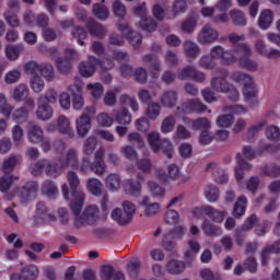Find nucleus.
Here are the masks:
<instances>
[{"mask_svg": "<svg viewBox=\"0 0 280 280\" xmlns=\"http://www.w3.org/2000/svg\"><path fill=\"white\" fill-rule=\"evenodd\" d=\"M183 50L188 60H196L200 56V46L196 42L185 40L183 43Z\"/></svg>", "mask_w": 280, "mask_h": 280, "instance_id": "nucleus-24", "label": "nucleus"}, {"mask_svg": "<svg viewBox=\"0 0 280 280\" xmlns=\"http://www.w3.org/2000/svg\"><path fill=\"white\" fill-rule=\"evenodd\" d=\"M272 254L280 255V238L262 249L261 252L262 266H268V261H270V255Z\"/></svg>", "mask_w": 280, "mask_h": 280, "instance_id": "nucleus-23", "label": "nucleus"}, {"mask_svg": "<svg viewBox=\"0 0 280 280\" xmlns=\"http://www.w3.org/2000/svg\"><path fill=\"white\" fill-rule=\"evenodd\" d=\"M54 220H56V217H54L49 208H47L45 202L39 201L36 206L35 215L33 217L34 224H47V222H54Z\"/></svg>", "mask_w": 280, "mask_h": 280, "instance_id": "nucleus-9", "label": "nucleus"}, {"mask_svg": "<svg viewBox=\"0 0 280 280\" xmlns=\"http://www.w3.org/2000/svg\"><path fill=\"white\" fill-rule=\"evenodd\" d=\"M145 115L152 121L159 119V115H161V104L154 102L149 103L145 109Z\"/></svg>", "mask_w": 280, "mask_h": 280, "instance_id": "nucleus-43", "label": "nucleus"}, {"mask_svg": "<svg viewBox=\"0 0 280 280\" xmlns=\"http://www.w3.org/2000/svg\"><path fill=\"white\" fill-rule=\"evenodd\" d=\"M228 77L229 72H224L223 75L212 78L210 80V86L215 93H229L232 100H237L240 97V91L226 80Z\"/></svg>", "mask_w": 280, "mask_h": 280, "instance_id": "nucleus-6", "label": "nucleus"}, {"mask_svg": "<svg viewBox=\"0 0 280 280\" xmlns=\"http://www.w3.org/2000/svg\"><path fill=\"white\" fill-rule=\"evenodd\" d=\"M220 34L209 24L205 25L200 33L198 34V40L201 45H211V43H215L218 40Z\"/></svg>", "mask_w": 280, "mask_h": 280, "instance_id": "nucleus-13", "label": "nucleus"}, {"mask_svg": "<svg viewBox=\"0 0 280 280\" xmlns=\"http://www.w3.org/2000/svg\"><path fill=\"white\" fill-rule=\"evenodd\" d=\"M75 126L77 135L84 139V137L91 132L93 121L91 120L90 116H86V114H81V116L75 120Z\"/></svg>", "mask_w": 280, "mask_h": 280, "instance_id": "nucleus-15", "label": "nucleus"}, {"mask_svg": "<svg viewBox=\"0 0 280 280\" xmlns=\"http://www.w3.org/2000/svg\"><path fill=\"white\" fill-rule=\"evenodd\" d=\"M230 16L232 19V23L234 25L244 27L246 26V15L244 14V12L237 10V9H233L230 11Z\"/></svg>", "mask_w": 280, "mask_h": 280, "instance_id": "nucleus-44", "label": "nucleus"}, {"mask_svg": "<svg viewBox=\"0 0 280 280\" xmlns=\"http://www.w3.org/2000/svg\"><path fill=\"white\" fill-rule=\"evenodd\" d=\"M126 38L132 47H139V45H141L143 42V37L137 31H129Z\"/></svg>", "mask_w": 280, "mask_h": 280, "instance_id": "nucleus-62", "label": "nucleus"}, {"mask_svg": "<svg viewBox=\"0 0 280 280\" xmlns=\"http://www.w3.org/2000/svg\"><path fill=\"white\" fill-rule=\"evenodd\" d=\"M205 196L208 202H218L220 200V189L218 186L210 184L205 188Z\"/></svg>", "mask_w": 280, "mask_h": 280, "instance_id": "nucleus-40", "label": "nucleus"}, {"mask_svg": "<svg viewBox=\"0 0 280 280\" xmlns=\"http://www.w3.org/2000/svg\"><path fill=\"white\" fill-rule=\"evenodd\" d=\"M35 115L39 121H49L54 117V107L47 103H42L37 106Z\"/></svg>", "mask_w": 280, "mask_h": 280, "instance_id": "nucleus-22", "label": "nucleus"}, {"mask_svg": "<svg viewBox=\"0 0 280 280\" xmlns=\"http://www.w3.org/2000/svg\"><path fill=\"white\" fill-rule=\"evenodd\" d=\"M176 113L177 115H191V113L202 115V113H207V105H205L200 100L194 98L182 103L180 106H177Z\"/></svg>", "mask_w": 280, "mask_h": 280, "instance_id": "nucleus-7", "label": "nucleus"}, {"mask_svg": "<svg viewBox=\"0 0 280 280\" xmlns=\"http://www.w3.org/2000/svg\"><path fill=\"white\" fill-rule=\"evenodd\" d=\"M91 171L102 176L106 172V163L104 162V152L97 151L95 153V161L91 164Z\"/></svg>", "mask_w": 280, "mask_h": 280, "instance_id": "nucleus-30", "label": "nucleus"}, {"mask_svg": "<svg viewBox=\"0 0 280 280\" xmlns=\"http://www.w3.org/2000/svg\"><path fill=\"white\" fill-rule=\"evenodd\" d=\"M56 65L59 73H63V74L71 73V69H72L71 61H69L67 58L65 57L57 58Z\"/></svg>", "mask_w": 280, "mask_h": 280, "instance_id": "nucleus-55", "label": "nucleus"}, {"mask_svg": "<svg viewBox=\"0 0 280 280\" xmlns=\"http://www.w3.org/2000/svg\"><path fill=\"white\" fill-rule=\"evenodd\" d=\"M235 117L232 114H224L217 118V126L219 128H231Z\"/></svg>", "mask_w": 280, "mask_h": 280, "instance_id": "nucleus-57", "label": "nucleus"}, {"mask_svg": "<svg viewBox=\"0 0 280 280\" xmlns=\"http://www.w3.org/2000/svg\"><path fill=\"white\" fill-rule=\"evenodd\" d=\"M236 163L235 166V177L236 180H244V172H250L253 170V165L246 162V160L242 159V154H236Z\"/></svg>", "mask_w": 280, "mask_h": 280, "instance_id": "nucleus-21", "label": "nucleus"}, {"mask_svg": "<svg viewBox=\"0 0 280 280\" xmlns=\"http://www.w3.org/2000/svg\"><path fill=\"white\" fill-rule=\"evenodd\" d=\"M178 80H192L194 82H198L202 84V82H206L207 74L205 72L199 71L194 66H186L179 70L177 73Z\"/></svg>", "mask_w": 280, "mask_h": 280, "instance_id": "nucleus-8", "label": "nucleus"}, {"mask_svg": "<svg viewBox=\"0 0 280 280\" xmlns=\"http://www.w3.org/2000/svg\"><path fill=\"white\" fill-rule=\"evenodd\" d=\"M85 27L88 32L92 36H96V38H104V36H106V28L104 27V25L100 22H96L93 18L86 20Z\"/></svg>", "mask_w": 280, "mask_h": 280, "instance_id": "nucleus-17", "label": "nucleus"}, {"mask_svg": "<svg viewBox=\"0 0 280 280\" xmlns=\"http://www.w3.org/2000/svg\"><path fill=\"white\" fill-rule=\"evenodd\" d=\"M27 132L28 141H31V143H40L45 139V131H43V128L35 122H28Z\"/></svg>", "mask_w": 280, "mask_h": 280, "instance_id": "nucleus-18", "label": "nucleus"}, {"mask_svg": "<svg viewBox=\"0 0 280 280\" xmlns=\"http://www.w3.org/2000/svg\"><path fill=\"white\" fill-rule=\"evenodd\" d=\"M71 35L73 36V38L78 39V43L81 46H84V38L89 36L86 30H84V27L82 26H74L71 31Z\"/></svg>", "mask_w": 280, "mask_h": 280, "instance_id": "nucleus-60", "label": "nucleus"}, {"mask_svg": "<svg viewBox=\"0 0 280 280\" xmlns=\"http://www.w3.org/2000/svg\"><path fill=\"white\" fill-rule=\"evenodd\" d=\"M43 190L48 198H56L58 196V186L52 180H45Z\"/></svg>", "mask_w": 280, "mask_h": 280, "instance_id": "nucleus-53", "label": "nucleus"}, {"mask_svg": "<svg viewBox=\"0 0 280 280\" xmlns=\"http://www.w3.org/2000/svg\"><path fill=\"white\" fill-rule=\"evenodd\" d=\"M142 61L144 62V65H148L151 78L156 79L159 78V75H161L163 68L161 67V61L159 60V57L156 55H144L142 56Z\"/></svg>", "mask_w": 280, "mask_h": 280, "instance_id": "nucleus-10", "label": "nucleus"}, {"mask_svg": "<svg viewBox=\"0 0 280 280\" xmlns=\"http://www.w3.org/2000/svg\"><path fill=\"white\" fill-rule=\"evenodd\" d=\"M206 171L211 172L215 183H218L219 185H224L225 183H229V175L222 167L218 166V164L209 163L206 167Z\"/></svg>", "mask_w": 280, "mask_h": 280, "instance_id": "nucleus-16", "label": "nucleus"}, {"mask_svg": "<svg viewBox=\"0 0 280 280\" xmlns=\"http://www.w3.org/2000/svg\"><path fill=\"white\" fill-rule=\"evenodd\" d=\"M30 97V88L25 83L16 85L13 90L14 102H25Z\"/></svg>", "mask_w": 280, "mask_h": 280, "instance_id": "nucleus-33", "label": "nucleus"}, {"mask_svg": "<svg viewBox=\"0 0 280 280\" xmlns=\"http://www.w3.org/2000/svg\"><path fill=\"white\" fill-rule=\"evenodd\" d=\"M68 184H63L61 186V191L65 200H69V187L72 196V200L69 205L70 211H74L78 213L82 207V202L86 198V195L82 190H80V176L75 171H69L67 173Z\"/></svg>", "mask_w": 280, "mask_h": 280, "instance_id": "nucleus-1", "label": "nucleus"}, {"mask_svg": "<svg viewBox=\"0 0 280 280\" xmlns=\"http://www.w3.org/2000/svg\"><path fill=\"white\" fill-rule=\"evenodd\" d=\"M202 229L208 237H220L222 235V228L212 224L209 221H205Z\"/></svg>", "mask_w": 280, "mask_h": 280, "instance_id": "nucleus-39", "label": "nucleus"}, {"mask_svg": "<svg viewBox=\"0 0 280 280\" xmlns=\"http://www.w3.org/2000/svg\"><path fill=\"white\" fill-rule=\"evenodd\" d=\"M192 130H207L211 129V120L207 117H200L195 120H191Z\"/></svg>", "mask_w": 280, "mask_h": 280, "instance_id": "nucleus-46", "label": "nucleus"}, {"mask_svg": "<svg viewBox=\"0 0 280 280\" xmlns=\"http://www.w3.org/2000/svg\"><path fill=\"white\" fill-rule=\"evenodd\" d=\"M139 27L143 32H149L151 34L152 32H156V27H159V25L156 24V21L152 19V16H147L140 20Z\"/></svg>", "mask_w": 280, "mask_h": 280, "instance_id": "nucleus-41", "label": "nucleus"}, {"mask_svg": "<svg viewBox=\"0 0 280 280\" xmlns=\"http://www.w3.org/2000/svg\"><path fill=\"white\" fill-rule=\"evenodd\" d=\"M162 247L164 250H167L168 253H172L174 248H176V241L174 238V234H165L162 238Z\"/></svg>", "mask_w": 280, "mask_h": 280, "instance_id": "nucleus-58", "label": "nucleus"}, {"mask_svg": "<svg viewBox=\"0 0 280 280\" xmlns=\"http://www.w3.org/2000/svg\"><path fill=\"white\" fill-rule=\"evenodd\" d=\"M272 21H275V14L270 9H266L261 11L258 18V27L260 30H270V25H272Z\"/></svg>", "mask_w": 280, "mask_h": 280, "instance_id": "nucleus-29", "label": "nucleus"}, {"mask_svg": "<svg viewBox=\"0 0 280 280\" xmlns=\"http://www.w3.org/2000/svg\"><path fill=\"white\" fill-rule=\"evenodd\" d=\"M119 100L121 106H130L133 113H137V110H139V103L137 102V98H135L133 96H130L128 94H121Z\"/></svg>", "mask_w": 280, "mask_h": 280, "instance_id": "nucleus-49", "label": "nucleus"}, {"mask_svg": "<svg viewBox=\"0 0 280 280\" xmlns=\"http://www.w3.org/2000/svg\"><path fill=\"white\" fill-rule=\"evenodd\" d=\"M266 137L269 141L277 142L280 140V129L277 126H269L266 129Z\"/></svg>", "mask_w": 280, "mask_h": 280, "instance_id": "nucleus-64", "label": "nucleus"}, {"mask_svg": "<svg viewBox=\"0 0 280 280\" xmlns=\"http://www.w3.org/2000/svg\"><path fill=\"white\" fill-rule=\"evenodd\" d=\"M95 65H100V59L93 58L89 61L81 62L79 66V72L83 78H91L95 73Z\"/></svg>", "mask_w": 280, "mask_h": 280, "instance_id": "nucleus-26", "label": "nucleus"}, {"mask_svg": "<svg viewBox=\"0 0 280 280\" xmlns=\"http://www.w3.org/2000/svg\"><path fill=\"white\" fill-rule=\"evenodd\" d=\"M160 104H162V106H165V108H174L176 104H178V91H164L160 96Z\"/></svg>", "mask_w": 280, "mask_h": 280, "instance_id": "nucleus-19", "label": "nucleus"}, {"mask_svg": "<svg viewBox=\"0 0 280 280\" xmlns=\"http://www.w3.org/2000/svg\"><path fill=\"white\" fill-rule=\"evenodd\" d=\"M262 173L265 174V176H269V178H279L280 176L279 165L266 164L262 167Z\"/></svg>", "mask_w": 280, "mask_h": 280, "instance_id": "nucleus-61", "label": "nucleus"}, {"mask_svg": "<svg viewBox=\"0 0 280 280\" xmlns=\"http://www.w3.org/2000/svg\"><path fill=\"white\" fill-rule=\"evenodd\" d=\"M174 126H176V118L174 115H168L161 125V131L163 135H168V132H172L174 130Z\"/></svg>", "mask_w": 280, "mask_h": 280, "instance_id": "nucleus-54", "label": "nucleus"}, {"mask_svg": "<svg viewBox=\"0 0 280 280\" xmlns=\"http://www.w3.org/2000/svg\"><path fill=\"white\" fill-rule=\"evenodd\" d=\"M39 73L47 80V82H54L56 78V72L54 71V66L50 63H40L39 65Z\"/></svg>", "mask_w": 280, "mask_h": 280, "instance_id": "nucleus-42", "label": "nucleus"}, {"mask_svg": "<svg viewBox=\"0 0 280 280\" xmlns=\"http://www.w3.org/2000/svg\"><path fill=\"white\" fill-rule=\"evenodd\" d=\"M232 49L234 51V56H236V62H238L242 69H247V71H255L257 69V62L250 59L253 50L248 44H236Z\"/></svg>", "mask_w": 280, "mask_h": 280, "instance_id": "nucleus-4", "label": "nucleus"}, {"mask_svg": "<svg viewBox=\"0 0 280 280\" xmlns=\"http://www.w3.org/2000/svg\"><path fill=\"white\" fill-rule=\"evenodd\" d=\"M125 189L130 196L137 198V196H140L141 194V184L135 179H128L125 184Z\"/></svg>", "mask_w": 280, "mask_h": 280, "instance_id": "nucleus-48", "label": "nucleus"}, {"mask_svg": "<svg viewBox=\"0 0 280 280\" xmlns=\"http://www.w3.org/2000/svg\"><path fill=\"white\" fill-rule=\"evenodd\" d=\"M22 51H25L23 44L8 45L5 47V56L9 60H19Z\"/></svg>", "mask_w": 280, "mask_h": 280, "instance_id": "nucleus-35", "label": "nucleus"}, {"mask_svg": "<svg viewBox=\"0 0 280 280\" xmlns=\"http://www.w3.org/2000/svg\"><path fill=\"white\" fill-rule=\"evenodd\" d=\"M59 161L63 170H67V167H72V170H80V160L78 159V150L75 149L68 150L66 156L59 158Z\"/></svg>", "mask_w": 280, "mask_h": 280, "instance_id": "nucleus-14", "label": "nucleus"}, {"mask_svg": "<svg viewBox=\"0 0 280 280\" xmlns=\"http://www.w3.org/2000/svg\"><path fill=\"white\" fill-rule=\"evenodd\" d=\"M82 207H84V201L81 202V208L78 212L71 210L74 215V226H84V224L93 226V224L100 220V208L95 205H91L82 212Z\"/></svg>", "mask_w": 280, "mask_h": 280, "instance_id": "nucleus-2", "label": "nucleus"}, {"mask_svg": "<svg viewBox=\"0 0 280 280\" xmlns=\"http://www.w3.org/2000/svg\"><path fill=\"white\" fill-rule=\"evenodd\" d=\"M95 148H97V139L95 137H89L83 144V153L86 156H91L93 152H95Z\"/></svg>", "mask_w": 280, "mask_h": 280, "instance_id": "nucleus-59", "label": "nucleus"}, {"mask_svg": "<svg viewBox=\"0 0 280 280\" xmlns=\"http://www.w3.org/2000/svg\"><path fill=\"white\" fill-rule=\"evenodd\" d=\"M40 275V270L36 265H28L21 269L20 273H13L11 280H36Z\"/></svg>", "mask_w": 280, "mask_h": 280, "instance_id": "nucleus-11", "label": "nucleus"}, {"mask_svg": "<svg viewBox=\"0 0 280 280\" xmlns=\"http://www.w3.org/2000/svg\"><path fill=\"white\" fill-rule=\"evenodd\" d=\"M135 213H137V207L130 201H124L122 208H115L110 218L118 226H128V224H132Z\"/></svg>", "mask_w": 280, "mask_h": 280, "instance_id": "nucleus-3", "label": "nucleus"}, {"mask_svg": "<svg viewBox=\"0 0 280 280\" xmlns=\"http://www.w3.org/2000/svg\"><path fill=\"white\" fill-rule=\"evenodd\" d=\"M31 89L34 93H43L45 90V81L40 75H34L30 80Z\"/></svg>", "mask_w": 280, "mask_h": 280, "instance_id": "nucleus-52", "label": "nucleus"}, {"mask_svg": "<svg viewBox=\"0 0 280 280\" xmlns=\"http://www.w3.org/2000/svg\"><path fill=\"white\" fill-rule=\"evenodd\" d=\"M57 128L61 135H66L69 139H73V137H75V131L71 128V121L65 115L58 117Z\"/></svg>", "mask_w": 280, "mask_h": 280, "instance_id": "nucleus-20", "label": "nucleus"}, {"mask_svg": "<svg viewBox=\"0 0 280 280\" xmlns=\"http://www.w3.org/2000/svg\"><path fill=\"white\" fill-rule=\"evenodd\" d=\"M114 121L119 124V126H130V124H132V114H130L128 108L122 107L115 113Z\"/></svg>", "mask_w": 280, "mask_h": 280, "instance_id": "nucleus-27", "label": "nucleus"}, {"mask_svg": "<svg viewBox=\"0 0 280 280\" xmlns=\"http://www.w3.org/2000/svg\"><path fill=\"white\" fill-rule=\"evenodd\" d=\"M86 187L92 196H102L104 191V184L97 178H89Z\"/></svg>", "mask_w": 280, "mask_h": 280, "instance_id": "nucleus-37", "label": "nucleus"}, {"mask_svg": "<svg viewBox=\"0 0 280 280\" xmlns=\"http://www.w3.org/2000/svg\"><path fill=\"white\" fill-rule=\"evenodd\" d=\"M115 267L110 265H103L101 267V279L103 280H112L115 278Z\"/></svg>", "mask_w": 280, "mask_h": 280, "instance_id": "nucleus-63", "label": "nucleus"}, {"mask_svg": "<svg viewBox=\"0 0 280 280\" xmlns=\"http://www.w3.org/2000/svg\"><path fill=\"white\" fill-rule=\"evenodd\" d=\"M62 170H65V167L61 165V162L59 159L57 160V162H49L47 160L45 172L47 176H49L50 178H58Z\"/></svg>", "mask_w": 280, "mask_h": 280, "instance_id": "nucleus-32", "label": "nucleus"}, {"mask_svg": "<svg viewBox=\"0 0 280 280\" xmlns=\"http://www.w3.org/2000/svg\"><path fill=\"white\" fill-rule=\"evenodd\" d=\"M246 205H248V200L244 196L237 198L232 210V214L236 220H240L246 213Z\"/></svg>", "mask_w": 280, "mask_h": 280, "instance_id": "nucleus-34", "label": "nucleus"}, {"mask_svg": "<svg viewBox=\"0 0 280 280\" xmlns=\"http://www.w3.org/2000/svg\"><path fill=\"white\" fill-rule=\"evenodd\" d=\"M47 167V160H39L30 165L28 170L33 176H40Z\"/></svg>", "mask_w": 280, "mask_h": 280, "instance_id": "nucleus-56", "label": "nucleus"}, {"mask_svg": "<svg viewBox=\"0 0 280 280\" xmlns=\"http://www.w3.org/2000/svg\"><path fill=\"white\" fill-rule=\"evenodd\" d=\"M38 191V184L35 182L26 183L20 190V197L22 202H27L30 200V196H34Z\"/></svg>", "mask_w": 280, "mask_h": 280, "instance_id": "nucleus-31", "label": "nucleus"}, {"mask_svg": "<svg viewBox=\"0 0 280 280\" xmlns=\"http://www.w3.org/2000/svg\"><path fill=\"white\" fill-rule=\"evenodd\" d=\"M92 14L97 21H108L110 19V10L104 3H94L92 7Z\"/></svg>", "mask_w": 280, "mask_h": 280, "instance_id": "nucleus-25", "label": "nucleus"}, {"mask_svg": "<svg viewBox=\"0 0 280 280\" xmlns=\"http://www.w3.org/2000/svg\"><path fill=\"white\" fill-rule=\"evenodd\" d=\"M105 185L107 189H110V191H117V189L121 187V177L117 174H109L106 177Z\"/></svg>", "mask_w": 280, "mask_h": 280, "instance_id": "nucleus-45", "label": "nucleus"}, {"mask_svg": "<svg viewBox=\"0 0 280 280\" xmlns=\"http://www.w3.org/2000/svg\"><path fill=\"white\" fill-rule=\"evenodd\" d=\"M203 213L208 215L212 222L221 223L224 222V218H226L225 211H220L211 206H202L201 208H196L194 213Z\"/></svg>", "mask_w": 280, "mask_h": 280, "instance_id": "nucleus-12", "label": "nucleus"}, {"mask_svg": "<svg viewBox=\"0 0 280 280\" xmlns=\"http://www.w3.org/2000/svg\"><path fill=\"white\" fill-rule=\"evenodd\" d=\"M28 117L30 109H27V107L25 106L18 108L12 115V118L14 119V121H18V124H25Z\"/></svg>", "mask_w": 280, "mask_h": 280, "instance_id": "nucleus-51", "label": "nucleus"}, {"mask_svg": "<svg viewBox=\"0 0 280 280\" xmlns=\"http://www.w3.org/2000/svg\"><path fill=\"white\" fill-rule=\"evenodd\" d=\"M140 207L144 208V215L147 218H152V215H156V213L161 211V205L150 202V198L148 197H143L142 201L140 202Z\"/></svg>", "mask_w": 280, "mask_h": 280, "instance_id": "nucleus-28", "label": "nucleus"}, {"mask_svg": "<svg viewBox=\"0 0 280 280\" xmlns=\"http://www.w3.org/2000/svg\"><path fill=\"white\" fill-rule=\"evenodd\" d=\"M148 141L154 154H159V152L162 151L167 159H172V156H174V147H172V142L167 139H161V133L152 131L148 136Z\"/></svg>", "mask_w": 280, "mask_h": 280, "instance_id": "nucleus-5", "label": "nucleus"}, {"mask_svg": "<svg viewBox=\"0 0 280 280\" xmlns=\"http://www.w3.org/2000/svg\"><path fill=\"white\" fill-rule=\"evenodd\" d=\"M231 80H233V82H243L244 89L246 86L255 85V81H253V77H250V74L240 72V71L233 72L231 75Z\"/></svg>", "mask_w": 280, "mask_h": 280, "instance_id": "nucleus-36", "label": "nucleus"}, {"mask_svg": "<svg viewBox=\"0 0 280 280\" xmlns=\"http://www.w3.org/2000/svg\"><path fill=\"white\" fill-rule=\"evenodd\" d=\"M266 124H268L266 120H261L249 127L246 133V138L248 139V141H253V139H255V137H257V135H259V132L264 130Z\"/></svg>", "mask_w": 280, "mask_h": 280, "instance_id": "nucleus-47", "label": "nucleus"}, {"mask_svg": "<svg viewBox=\"0 0 280 280\" xmlns=\"http://www.w3.org/2000/svg\"><path fill=\"white\" fill-rule=\"evenodd\" d=\"M112 10L117 19H126V4L121 0H115L112 4Z\"/></svg>", "mask_w": 280, "mask_h": 280, "instance_id": "nucleus-50", "label": "nucleus"}, {"mask_svg": "<svg viewBox=\"0 0 280 280\" xmlns=\"http://www.w3.org/2000/svg\"><path fill=\"white\" fill-rule=\"evenodd\" d=\"M166 270L170 275H183L185 272V262L172 259L167 262Z\"/></svg>", "mask_w": 280, "mask_h": 280, "instance_id": "nucleus-38", "label": "nucleus"}]
</instances>
